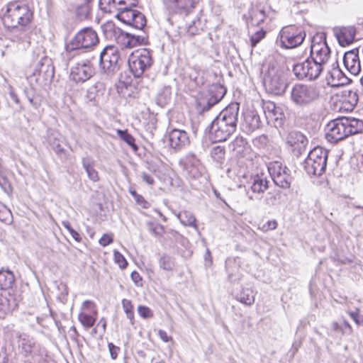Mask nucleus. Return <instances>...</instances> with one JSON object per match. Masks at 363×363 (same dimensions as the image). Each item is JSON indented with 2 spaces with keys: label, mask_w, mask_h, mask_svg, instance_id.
Here are the masks:
<instances>
[{
  "label": "nucleus",
  "mask_w": 363,
  "mask_h": 363,
  "mask_svg": "<svg viewBox=\"0 0 363 363\" xmlns=\"http://www.w3.org/2000/svg\"><path fill=\"white\" fill-rule=\"evenodd\" d=\"M0 17L5 27L12 28L11 40L23 42L28 39V24L33 18L29 7L19 1L4 4L0 9Z\"/></svg>",
  "instance_id": "1"
},
{
  "label": "nucleus",
  "mask_w": 363,
  "mask_h": 363,
  "mask_svg": "<svg viewBox=\"0 0 363 363\" xmlns=\"http://www.w3.org/2000/svg\"><path fill=\"white\" fill-rule=\"evenodd\" d=\"M240 105L230 104L220 112L210 125V137L215 143L225 141L237 128Z\"/></svg>",
  "instance_id": "2"
},
{
  "label": "nucleus",
  "mask_w": 363,
  "mask_h": 363,
  "mask_svg": "<svg viewBox=\"0 0 363 363\" xmlns=\"http://www.w3.org/2000/svg\"><path fill=\"white\" fill-rule=\"evenodd\" d=\"M363 130V121L355 118H338L330 121L325 128L326 139L337 143Z\"/></svg>",
  "instance_id": "3"
},
{
  "label": "nucleus",
  "mask_w": 363,
  "mask_h": 363,
  "mask_svg": "<svg viewBox=\"0 0 363 363\" xmlns=\"http://www.w3.org/2000/svg\"><path fill=\"white\" fill-rule=\"evenodd\" d=\"M262 81L266 90L274 95L282 94L286 88L284 71L274 63H269L262 71Z\"/></svg>",
  "instance_id": "4"
},
{
  "label": "nucleus",
  "mask_w": 363,
  "mask_h": 363,
  "mask_svg": "<svg viewBox=\"0 0 363 363\" xmlns=\"http://www.w3.org/2000/svg\"><path fill=\"white\" fill-rule=\"evenodd\" d=\"M306 38L305 31L295 25L284 26L276 39L277 46L283 49H293L301 45Z\"/></svg>",
  "instance_id": "5"
},
{
  "label": "nucleus",
  "mask_w": 363,
  "mask_h": 363,
  "mask_svg": "<svg viewBox=\"0 0 363 363\" xmlns=\"http://www.w3.org/2000/svg\"><path fill=\"white\" fill-rule=\"evenodd\" d=\"M99 43L96 32L91 28L86 27L80 30L66 45L67 52H79L82 50H90Z\"/></svg>",
  "instance_id": "6"
},
{
  "label": "nucleus",
  "mask_w": 363,
  "mask_h": 363,
  "mask_svg": "<svg viewBox=\"0 0 363 363\" xmlns=\"http://www.w3.org/2000/svg\"><path fill=\"white\" fill-rule=\"evenodd\" d=\"M16 337L19 352L27 358L26 363L39 362L42 358V349L35 338L24 333H18Z\"/></svg>",
  "instance_id": "7"
},
{
  "label": "nucleus",
  "mask_w": 363,
  "mask_h": 363,
  "mask_svg": "<svg viewBox=\"0 0 363 363\" xmlns=\"http://www.w3.org/2000/svg\"><path fill=\"white\" fill-rule=\"evenodd\" d=\"M320 98L318 89L313 85L298 83L291 91V100L299 107H307Z\"/></svg>",
  "instance_id": "8"
},
{
  "label": "nucleus",
  "mask_w": 363,
  "mask_h": 363,
  "mask_svg": "<svg viewBox=\"0 0 363 363\" xmlns=\"http://www.w3.org/2000/svg\"><path fill=\"white\" fill-rule=\"evenodd\" d=\"M128 63L133 76L139 78L151 68L153 59L150 51L144 48L133 52L128 57Z\"/></svg>",
  "instance_id": "9"
},
{
  "label": "nucleus",
  "mask_w": 363,
  "mask_h": 363,
  "mask_svg": "<svg viewBox=\"0 0 363 363\" xmlns=\"http://www.w3.org/2000/svg\"><path fill=\"white\" fill-rule=\"evenodd\" d=\"M328 152L321 147L311 150L303 162V168L308 174L321 175L326 169Z\"/></svg>",
  "instance_id": "10"
},
{
  "label": "nucleus",
  "mask_w": 363,
  "mask_h": 363,
  "mask_svg": "<svg viewBox=\"0 0 363 363\" xmlns=\"http://www.w3.org/2000/svg\"><path fill=\"white\" fill-rule=\"evenodd\" d=\"M119 59L118 48L113 45H108L100 53V67L107 74H113L119 69Z\"/></svg>",
  "instance_id": "11"
},
{
  "label": "nucleus",
  "mask_w": 363,
  "mask_h": 363,
  "mask_svg": "<svg viewBox=\"0 0 363 363\" xmlns=\"http://www.w3.org/2000/svg\"><path fill=\"white\" fill-rule=\"evenodd\" d=\"M330 56V50L323 35L313 37L311 45V57L315 63L324 67Z\"/></svg>",
  "instance_id": "12"
},
{
  "label": "nucleus",
  "mask_w": 363,
  "mask_h": 363,
  "mask_svg": "<svg viewBox=\"0 0 363 363\" xmlns=\"http://www.w3.org/2000/svg\"><path fill=\"white\" fill-rule=\"evenodd\" d=\"M323 69L320 65L315 63L312 60L307 59L303 62L294 65L293 72L298 79L313 80L320 76Z\"/></svg>",
  "instance_id": "13"
},
{
  "label": "nucleus",
  "mask_w": 363,
  "mask_h": 363,
  "mask_svg": "<svg viewBox=\"0 0 363 363\" xmlns=\"http://www.w3.org/2000/svg\"><path fill=\"white\" fill-rule=\"evenodd\" d=\"M268 171L274 184L282 189H289L291 186L292 177L289 169L280 162H271L268 166Z\"/></svg>",
  "instance_id": "14"
},
{
  "label": "nucleus",
  "mask_w": 363,
  "mask_h": 363,
  "mask_svg": "<svg viewBox=\"0 0 363 363\" xmlns=\"http://www.w3.org/2000/svg\"><path fill=\"white\" fill-rule=\"evenodd\" d=\"M94 74V69L89 60H82L72 68L70 77L77 83L84 82Z\"/></svg>",
  "instance_id": "15"
},
{
  "label": "nucleus",
  "mask_w": 363,
  "mask_h": 363,
  "mask_svg": "<svg viewBox=\"0 0 363 363\" xmlns=\"http://www.w3.org/2000/svg\"><path fill=\"white\" fill-rule=\"evenodd\" d=\"M33 76L36 77V81H39L40 77L48 80L54 77V67L52 65L51 60L47 56H43L37 62Z\"/></svg>",
  "instance_id": "16"
},
{
  "label": "nucleus",
  "mask_w": 363,
  "mask_h": 363,
  "mask_svg": "<svg viewBox=\"0 0 363 363\" xmlns=\"http://www.w3.org/2000/svg\"><path fill=\"white\" fill-rule=\"evenodd\" d=\"M325 79L328 85L330 86L343 85L347 83L345 81L347 79L345 74L340 69L337 61L331 65V67L328 70Z\"/></svg>",
  "instance_id": "17"
},
{
  "label": "nucleus",
  "mask_w": 363,
  "mask_h": 363,
  "mask_svg": "<svg viewBox=\"0 0 363 363\" xmlns=\"http://www.w3.org/2000/svg\"><path fill=\"white\" fill-rule=\"evenodd\" d=\"M170 146L175 150H181L190 143L188 133L180 129H173L169 133Z\"/></svg>",
  "instance_id": "18"
},
{
  "label": "nucleus",
  "mask_w": 363,
  "mask_h": 363,
  "mask_svg": "<svg viewBox=\"0 0 363 363\" xmlns=\"http://www.w3.org/2000/svg\"><path fill=\"white\" fill-rule=\"evenodd\" d=\"M334 34L339 44L345 47L353 43L355 38L356 28L352 26L337 27L334 28Z\"/></svg>",
  "instance_id": "19"
},
{
  "label": "nucleus",
  "mask_w": 363,
  "mask_h": 363,
  "mask_svg": "<svg viewBox=\"0 0 363 363\" xmlns=\"http://www.w3.org/2000/svg\"><path fill=\"white\" fill-rule=\"evenodd\" d=\"M225 93V88L219 84H214L210 86L208 90V95L206 100V106H204L203 109L208 110L213 106L218 104L223 99Z\"/></svg>",
  "instance_id": "20"
},
{
  "label": "nucleus",
  "mask_w": 363,
  "mask_h": 363,
  "mask_svg": "<svg viewBox=\"0 0 363 363\" xmlns=\"http://www.w3.org/2000/svg\"><path fill=\"white\" fill-rule=\"evenodd\" d=\"M343 64L352 74L357 75L361 70L358 50H352L345 52L343 57Z\"/></svg>",
  "instance_id": "21"
},
{
  "label": "nucleus",
  "mask_w": 363,
  "mask_h": 363,
  "mask_svg": "<svg viewBox=\"0 0 363 363\" xmlns=\"http://www.w3.org/2000/svg\"><path fill=\"white\" fill-rule=\"evenodd\" d=\"M17 304L12 294L9 292L2 291L0 293V318L13 311Z\"/></svg>",
  "instance_id": "22"
},
{
  "label": "nucleus",
  "mask_w": 363,
  "mask_h": 363,
  "mask_svg": "<svg viewBox=\"0 0 363 363\" xmlns=\"http://www.w3.org/2000/svg\"><path fill=\"white\" fill-rule=\"evenodd\" d=\"M106 90L105 84L101 82H97L88 87L86 91L85 98L87 101L94 104L99 102Z\"/></svg>",
  "instance_id": "23"
},
{
  "label": "nucleus",
  "mask_w": 363,
  "mask_h": 363,
  "mask_svg": "<svg viewBox=\"0 0 363 363\" xmlns=\"http://www.w3.org/2000/svg\"><path fill=\"white\" fill-rule=\"evenodd\" d=\"M262 108L268 123L272 121H277L281 119L284 115L281 108L277 106L274 102L270 101L264 102Z\"/></svg>",
  "instance_id": "24"
},
{
  "label": "nucleus",
  "mask_w": 363,
  "mask_h": 363,
  "mask_svg": "<svg viewBox=\"0 0 363 363\" xmlns=\"http://www.w3.org/2000/svg\"><path fill=\"white\" fill-rule=\"evenodd\" d=\"M15 276L13 272L8 267H2L0 269V291L9 292L15 284Z\"/></svg>",
  "instance_id": "25"
},
{
  "label": "nucleus",
  "mask_w": 363,
  "mask_h": 363,
  "mask_svg": "<svg viewBox=\"0 0 363 363\" xmlns=\"http://www.w3.org/2000/svg\"><path fill=\"white\" fill-rule=\"evenodd\" d=\"M167 6L175 12L187 14L194 7V0H168Z\"/></svg>",
  "instance_id": "26"
},
{
  "label": "nucleus",
  "mask_w": 363,
  "mask_h": 363,
  "mask_svg": "<svg viewBox=\"0 0 363 363\" xmlns=\"http://www.w3.org/2000/svg\"><path fill=\"white\" fill-rule=\"evenodd\" d=\"M244 124L246 125L245 128L247 132L250 133L259 128L262 125L259 116L257 112L254 111H249L245 113Z\"/></svg>",
  "instance_id": "27"
},
{
  "label": "nucleus",
  "mask_w": 363,
  "mask_h": 363,
  "mask_svg": "<svg viewBox=\"0 0 363 363\" xmlns=\"http://www.w3.org/2000/svg\"><path fill=\"white\" fill-rule=\"evenodd\" d=\"M287 143L301 150L308 143L306 137L299 131H291L286 138Z\"/></svg>",
  "instance_id": "28"
},
{
  "label": "nucleus",
  "mask_w": 363,
  "mask_h": 363,
  "mask_svg": "<svg viewBox=\"0 0 363 363\" xmlns=\"http://www.w3.org/2000/svg\"><path fill=\"white\" fill-rule=\"evenodd\" d=\"M177 217L182 225L193 227L200 234L198 225H196V219L191 212L182 211L177 214Z\"/></svg>",
  "instance_id": "29"
},
{
  "label": "nucleus",
  "mask_w": 363,
  "mask_h": 363,
  "mask_svg": "<svg viewBox=\"0 0 363 363\" xmlns=\"http://www.w3.org/2000/svg\"><path fill=\"white\" fill-rule=\"evenodd\" d=\"M101 30L104 37L107 40H114L116 36L121 33V29L117 27L112 21H107L101 26Z\"/></svg>",
  "instance_id": "30"
},
{
  "label": "nucleus",
  "mask_w": 363,
  "mask_h": 363,
  "mask_svg": "<svg viewBox=\"0 0 363 363\" xmlns=\"http://www.w3.org/2000/svg\"><path fill=\"white\" fill-rule=\"evenodd\" d=\"M247 143L242 136H237L229 145L230 149L233 151L236 156L242 157Z\"/></svg>",
  "instance_id": "31"
},
{
  "label": "nucleus",
  "mask_w": 363,
  "mask_h": 363,
  "mask_svg": "<svg viewBox=\"0 0 363 363\" xmlns=\"http://www.w3.org/2000/svg\"><path fill=\"white\" fill-rule=\"evenodd\" d=\"M268 183L269 182L262 175H257L253 179L251 189L254 193H263L268 189Z\"/></svg>",
  "instance_id": "32"
},
{
  "label": "nucleus",
  "mask_w": 363,
  "mask_h": 363,
  "mask_svg": "<svg viewBox=\"0 0 363 363\" xmlns=\"http://www.w3.org/2000/svg\"><path fill=\"white\" fill-rule=\"evenodd\" d=\"M82 166L87 173L88 177L96 182L99 179L98 172L94 167V162L89 157L82 158Z\"/></svg>",
  "instance_id": "33"
},
{
  "label": "nucleus",
  "mask_w": 363,
  "mask_h": 363,
  "mask_svg": "<svg viewBox=\"0 0 363 363\" xmlns=\"http://www.w3.org/2000/svg\"><path fill=\"white\" fill-rule=\"evenodd\" d=\"M282 201V194L280 191L269 192L264 199V203L268 206H277Z\"/></svg>",
  "instance_id": "34"
},
{
  "label": "nucleus",
  "mask_w": 363,
  "mask_h": 363,
  "mask_svg": "<svg viewBox=\"0 0 363 363\" xmlns=\"http://www.w3.org/2000/svg\"><path fill=\"white\" fill-rule=\"evenodd\" d=\"M236 298L241 303L251 306L255 302V295L252 289L249 288L242 289L241 291L236 295Z\"/></svg>",
  "instance_id": "35"
},
{
  "label": "nucleus",
  "mask_w": 363,
  "mask_h": 363,
  "mask_svg": "<svg viewBox=\"0 0 363 363\" xmlns=\"http://www.w3.org/2000/svg\"><path fill=\"white\" fill-rule=\"evenodd\" d=\"M132 8L133 7H129V8H127L126 9L118 11L116 13V17L118 20L125 23V24L130 25V23L133 22V18H134L135 15H136L135 13H136L137 10H134Z\"/></svg>",
  "instance_id": "36"
},
{
  "label": "nucleus",
  "mask_w": 363,
  "mask_h": 363,
  "mask_svg": "<svg viewBox=\"0 0 363 363\" xmlns=\"http://www.w3.org/2000/svg\"><path fill=\"white\" fill-rule=\"evenodd\" d=\"M249 14L251 23L254 25H259L262 23L265 18L264 11L257 8H252Z\"/></svg>",
  "instance_id": "37"
},
{
  "label": "nucleus",
  "mask_w": 363,
  "mask_h": 363,
  "mask_svg": "<svg viewBox=\"0 0 363 363\" xmlns=\"http://www.w3.org/2000/svg\"><path fill=\"white\" fill-rule=\"evenodd\" d=\"M159 264L162 269L172 271L175 266L174 259L169 255H163L159 260Z\"/></svg>",
  "instance_id": "38"
},
{
  "label": "nucleus",
  "mask_w": 363,
  "mask_h": 363,
  "mask_svg": "<svg viewBox=\"0 0 363 363\" xmlns=\"http://www.w3.org/2000/svg\"><path fill=\"white\" fill-rule=\"evenodd\" d=\"M225 151L223 147L220 145L212 148L211 155L213 160L218 163H223L225 160Z\"/></svg>",
  "instance_id": "39"
},
{
  "label": "nucleus",
  "mask_w": 363,
  "mask_h": 363,
  "mask_svg": "<svg viewBox=\"0 0 363 363\" xmlns=\"http://www.w3.org/2000/svg\"><path fill=\"white\" fill-rule=\"evenodd\" d=\"M136 13L130 26H132L136 29L142 30L146 26V18L145 15L141 12L137 11Z\"/></svg>",
  "instance_id": "40"
},
{
  "label": "nucleus",
  "mask_w": 363,
  "mask_h": 363,
  "mask_svg": "<svg viewBox=\"0 0 363 363\" xmlns=\"http://www.w3.org/2000/svg\"><path fill=\"white\" fill-rule=\"evenodd\" d=\"M118 136L130 145L135 151L138 150V146L135 143V138L129 134L126 130H118Z\"/></svg>",
  "instance_id": "41"
},
{
  "label": "nucleus",
  "mask_w": 363,
  "mask_h": 363,
  "mask_svg": "<svg viewBox=\"0 0 363 363\" xmlns=\"http://www.w3.org/2000/svg\"><path fill=\"white\" fill-rule=\"evenodd\" d=\"M116 36V38L114 39L117 42V43L120 44L121 46L124 48H131V43H130V34L128 33H125L121 30V33H118Z\"/></svg>",
  "instance_id": "42"
},
{
  "label": "nucleus",
  "mask_w": 363,
  "mask_h": 363,
  "mask_svg": "<svg viewBox=\"0 0 363 363\" xmlns=\"http://www.w3.org/2000/svg\"><path fill=\"white\" fill-rule=\"evenodd\" d=\"M116 0H99V8L106 13L116 12Z\"/></svg>",
  "instance_id": "43"
},
{
  "label": "nucleus",
  "mask_w": 363,
  "mask_h": 363,
  "mask_svg": "<svg viewBox=\"0 0 363 363\" xmlns=\"http://www.w3.org/2000/svg\"><path fill=\"white\" fill-rule=\"evenodd\" d=\"M79 320L82 324V325L86 328H91L95 323V318L84 312H81L79 314Z\"/></svg>",
  "instance_id": "44"
},
{
  "label": "nucleus",
  "mask_w": 363,
  "mask_h": 363,
  "mask_svg": "<svg viewBox=\"0 0 363 363\" xmlns=\"http://www.w3.org/2000/svg\"><path fill=\"white\" fill-rule=\"evenodd\" d=\"M122 307L124 312L126 314L127 318L130 320L131 323L133 324L134 319V313H133V306L130 300L123 298L122 300Z\"/></svg>",
  "instance_id": "45"
},
{
  "label": "nucleus",
  "mask_w": 363,
  "mask_h": 363,
  "mask_svg": "<svg viewBox=\"0 0 363 363\" xmlns=\"http://www.w3.org/2000/svg\"><path fill=\"white\" fill-rule=\"evenodd\" d=\"M171 87L169 86H163L158 92V101L160 103L166 104L171 97Z\"/></svg>",
  "instance_id": "46"
},
{
  "label": "nucleus",
  "mask_w": 363,
  "mask_h": 363,
  "mask_svg": "<svg viewBox=\"0 0 363 363\" xmlns=\"http://www.w3.org/2000/svg\"><path fill=\"white\" fill-rule=\"evenodd\" d=\"M201 29V23L198 18L191 21V23L188 27L187 33L191 35H194Z\"/></svg>",
  "instance_id": "47"
},
{
  "label": "nucleus",
  "mask_w": 363,
  "mask_h": 363,
  "mask_svg": "<svg viewBox=\"0 0 363 363\" xmlns=\"http://www.w3.org/2000/svg\"><path fill=\"white\" fill-rule=\"evenodd\" d=\"M113 257L115 262L118 264L121 269H123L127 267L128 262L121 253L117 250H114Z\"/></svg>",
  "instance_id": "48"
},
{
  "label": "nucleus",
  "mask_w": 363,
  "mask_h": 363,
  "mask_svg": "<svg viewBox=\"0 0 363 363\" xmlns=\"http://www.w3.org/2000/svg\"><path fill=\"white\" fill-rule=\"evenodd\" d=\"M62 224L63 227L67 230V231L69 233V234L74 240H76L77 242H81V235L79 234L78 232H77L72 228L70 223L68 220L62 221Z\"/></svg>",
  "instance_id": "49"
},
{
  "label": "nucleus",
  "mask_w": 363,
  "mask_h": 363,
  "mask_svg": "<svg viewBox=\"0 0 363 363\" xmlns=\"http://www.w3.org/2000/svg\"><path fill=\"white\" fill-rule=\"evenodd\" d=\"M148 226L149 231L155 236H162L164 233V227L160 224H153L150 223Z\"/></svg>",
  "instance_id": "50"
},
{
  "label": "nucleus",
  "mask_w": 363,
  "mask_h": 363,
  "mask_svg": "<svg viewBox=\"0 0 363 363\" xmlns=\"http://www.w3.org/2000/svg\"><path fill=\"white\" fill-rule=\"evenodd\" d=\"M266 32L263 30H259L252 34L250 37L251 46L255 47L264 37Z\"/></svg>",
  "instance_id": "51"
},
{
  "label": "nucleus",
  "mask_w": 363,
  "mask_h": 363,
  "mask_svg": "<svg viewBox=\"0 0 363 363\" xmlns=\"http://www.w3.org/2000/svg\"><path fill=\"white\" fill-rule=\"evenodd\" d=\"M49 143L52 146L55 152L57 155H61L65 152V150L62 147L57 138H49Z\"/></svg>",
  "instance_id": "52"
},
{
  "label": "nucleus",
  "mask_w": 363,
  "mask_h": 363,
  "mask_svg": "<svg viewBox=\"0 0 363 363\" xmlns=\"http://www.w3.org/2000/svg\"><path fill=\"white\" fill-rule=\"evenodd\" d=\"M91 11V8L88 2H84L83 4L80 5L77 9V13L78 16L86 18Z\"/></svg>",
  "instance_id": "53"
},
{
  "label": "nucleus",
  "mask_w": 363,
  "mask_h": 363,
  "mask_svg": "<svg viewBox=\"0 0 363 363\" xmlns=\"http://www.w3.org/2000/svg\"><path fill=\"white\" fill-rule=\"evenodd\" d=\"M131 48L138 45L145 44L147 42V37L145 35H135L130 34Z\"/></svg>",
  "instance_id": "54"
},
{
  "label": "nucleus",
  "mask_w": 363,
  "mask_h": 363,
  "mask_svg": "<svg viewBox=\"0 0 363 363\" xmlns=\"http://www.w3.org/2000/svg\"><path fill=\"white\" fill-rule=\"evenodd\" d=\"M138 313L143 318H149L153 316V313L150 308L140 305L138 307Z\"/></svg>",
  "instance_id": "55"
},
{
  "label": "nucleus",
  "mask_w": 363,
  "mask_h": 363,
  "mask_svg": "<svg viewBox=\"0 0 363 363\" xmlns=\"http://www.w3.org/2000/svg\"><path fill=\"white\" fill-rule=\"evenodd\" d=\"M113 241V237L112 234L105 233L102 235V237L99 239V242L101 246L106 247Z\"/></svg>",
  "instance_id": "56"
},
{
  "label": "nucleus",
  "mask_w": 363,
  "mask_h": 363,
  "mask_svg": "<svg viewBox=\"0 0 363 363\" xmlns=\"http://www.w3.org/2000/svg\"><path fill=\"white\" fill-rule=\"evenodd\" d=\"M278 223L276 220H268L261 228L263 231L272 230L277 228Z\"/></svg>",
  "instance_id": "57"
},
{
  "label": "nucleus",
  "mask_w": 363,
  "mask_h": 363,
  "mask_svg": "<svg viewBox=\"0 0 363 363\" xmlns=\"http://www.w3.org/2000/svg\"><path fill=\"white\" fill-rule=\"evenodd\" d=\"M108 347L111 358L113 359H117L120 347L114 345L112 342L108 343Z\"/></svg>",
  "instance_id": "58"
},
{
  "label": "nucleus",
  "mask_w": 363,
  "mask_h": 363,
  "mask_svg": "<svg viewBox=\"0 0 363 363\" xmlns=\"http://www.w3.org/2000/svg\"><path fill=\"white\" fill-rule=\"evenodd\" d=\"M131 279L138 286H141L143 285V279L140 274L133 271L130 274Z\"/></svg>",
  "instance_id": "59"
},
{
  "label": "nucleus",
  "mask_w": 363,
  "mask_h": 363,
  "mask_svg": "<svg viewBox=\"0 0 363 363\" xmlns=\"http://www.w3.org/2000/svg\"><path fill=\"white\" fill-rule=\"evenodd\" d=\"M135 201L137 204L143 208H148L150 207V203L147 201L142 195H139L136 199H135Z\"/></svg>",
  "instance_id": "60"
},
{
  "label": "nucleus",
  "mask_w": 363,
  "mask_h": 363,
  "mask_svg": "<svg viewBox=\"0 0 363 363\" xmlns=\"http://www.w3.org/2000/svg\"><path fill=\"white\" fill-rule=\"evenodd\" d=\"M140 175L143 181L148 185H153L155 184V179L152 175L145 172H141Z\"/></svg>",
  "instance_id": "61"
},
{
  "label": "nucleus",
  "mask_w": 363,
  "mask_h": 363,
  "mask_svg": "<svg viewBox=\"0 0 363 363\" xmlns=\"http://www.w3.org/2000/svg\"><path fill=\"white\" fill-rule=\"evenodd\" d=\"M95 308V303L89 300H86L83 302L82 306V310H91Z\"/></svg>",
  "instance_id": "62"
},
{
  "label": "nucleus",
  "mask_w": 363,
  "mask_h": 363,
  "mask_svg": "<svg viewBox=\"0 0 363 363\" xmlns=\"http://www.w3.org/2000/svg\"><path fill=\"white\" fill-rule=\"evenodd\" d=\"M158 335L164 342H168L172 340V337L168 336L167 332L163 330H158Z\"/></svg>",
  "instance_id": "63"
},
{
  "label": "nucleus",
  "mask_w": 363,
  "mask_h": 363,
  "mask_svg": "<svg viewBox=\"0 0 363 363\" xmlns=\"http://www.w3.org/2000/svg\"><path fill=\"white\" fill-rule=\"evenodd\" d=\"M116 11H117V13L118 11H121L122 10H124V9H126L127 8H128V6L126 7L125 6L124 0H116Z\"/></svg>",
  "instance_id": "64"
}]
</instances>
